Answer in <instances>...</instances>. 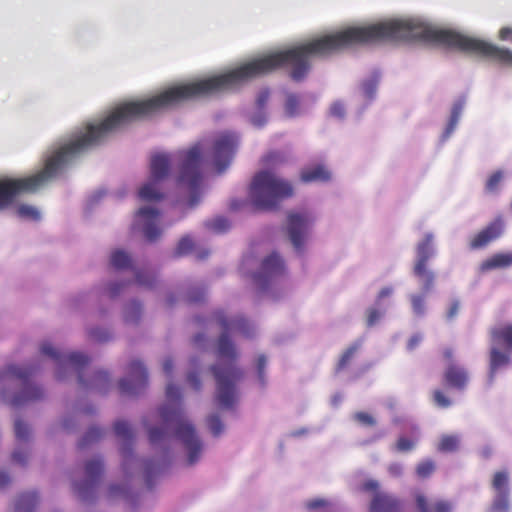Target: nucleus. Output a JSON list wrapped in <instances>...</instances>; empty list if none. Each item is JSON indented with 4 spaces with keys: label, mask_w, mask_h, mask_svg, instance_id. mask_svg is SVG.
I'll use <instances>...</instances> for the list:
<instances>
[{
    "label": "nucleus",
    "mask_w": 512,
    "mask_h": 512,
    "mask_svg": "<svg viewBox=\"0 0 512 512\" xmlns=\"http://www.w3.org/2000/svg\"><path fill=\"white\" fill-rule=\"evenodd\" d=\"M214 319L221 328V334L215 347L217 363L211 366V372L216 381V400L219 406L230 409L237 400L236 384L243 377V371L236 365L239 352L231 335L250 338L254 334V327L246 318H229L224 311H216Z\"/></svg>",
    "instance_id": "nucleus-1"
},
{
    "label": "nucleus",
    "mask_w": 512,
    "mask_h": 512,
    "mask_svg": "<svg viewBox=\"0 0 512 512\" xmlns=\"http://www.w3.org/2000/svg\"><path fill=\"white\" fill-rule=\"evenodd\" d=\"M159 417L161 426L148 430L149 442L157 445L165 441L169 437V430L173 429L174 437L187 451V464H195L200 458L203 444L194 425L185 418L180 388L172 383L166 387V402L159 408Z\"/></svg>",
    "instance_id": "nucleus-2"
},
{
    "label": "nucleus",
    "mask_w": 512,
    "mask_h": 512,
    "mask_svg": "<svg viewBox=\"0 0 512 512\" xmlns=\"http://www.w3.org/2000/svg\"><path fill=\"white\" fill-rule=\"evenodd\" d=\"M293 195V186L289 181L277 177L270 171H260L252 179L249 188V209L251 211H270L277 208L279 203ZM248 206L242 200L233 199L230 210L238 211Z\"/></svg>",
    "instance_id": "nucleus-3"
},
{
    "label": "nucleus",
    "mask_w": 512,
    "mask_h": 512,
    "mask_svg": "<svg viewBox=\"0 0 512 512\" xmlns=\"http://www.w3.org/2000/svg\"><path fill=\"white\" fill-rule=\"evenodd\" d=\"M40 351L43 355L53 359L58 366L57 378H62V370L72 368L78 374L79 384L85 388H93L101 393H106L109 386V375L106 371L98 370L93 374V379L87 382L83 377V369L89 364L90 358L80 352L63 354L56 350L50 343L44 342Z\"/></svg>",
    "instance_id": "nucleus-4"
},
{
    "label": "nucleus",
    "mask_w": 512,
    "mask_h": 512,
    "mask_svg": "<svg viewBox=\"0 0 512 512\" xmlns=\"http://www.w3.org/2000/svg\"><path fill=\"white\" fill-rule=\"evenodd\" d=\"M204 144L197 142L187 150H181L177 154L179 171L177 185L186 188L190 194L189 206L194 207L200 199V187L202 184V162Z\"/></svg>",
    "instance_id": "nucleus-5"
},
{
    "label": "nucleus",
    "mask_w": 512,
    "mask_h": 512,
    "mask_svg": "<svg viewBox=\"0 0 512 512\" xmlns=\"http://www.w3.org/2000/svg\"><path fill=\"white\" fill-rule=\"evenodd\" d=\"M33 374L34 368L32 366L10 365L0 370V384L17 386L21 389L19 393L12 397L10 401L12 406L17 407L43 398V389L31 382Z\"/></svg>",
    "instance_id": "nucleus-6"
},
{
    "label": "nucleus",
    "mask_w": 512,
    "mask_h": 512,
    "mask_svg": "<svg viewBox=\"0 0 512 512\" xmlns=\"http://www.w3.org/2000/svg\"><path fill=\"white\" fill-rule=\"evenodd\" d=\"M489 381H494L496 373L511 364L512 323H502L489 330Z\"/></svg>",
    "instance_id": "nucleus-7"
},
{
    "label": "nucleus",
    "mask_w": 512,
    "mask_h": 512,
    "mask_svg": "<svg viewBox=\"0 0 512 512\" xmlns=\"http://www.w3.org/2000/svg\"><path fill=\"white\" fill-rule=\"evenodd\" d=\"M172 160L169 154L156 153L150 159V175L139 189L138 196L145 202H157L164 198L163 183L168 179Z\"/></svg>",
    "instance_id": "nucleus-8"
},
{
    "label": "nucleus",
    "mask_w": 512,
    "mask_h": 512,
    "mask_svg": "<svg viewBox=\"0 0 512 512\" xmlns=\"http://www.w3.org/2000/svg\"><path fill=\"white\" fill-rule=\"evenodd\" d=\"M238 144L239 137L233 132L224 131L214 136L210 156L218 173H222L230 165Z\"/></svg>",
    "instance_id": "nucleus-9"
},
{
    "label": "nucleus",
    "mask_w": 512,
    "mask_h": 512,
    "mask_svg": "<svg viewBox=\"0 0 512 512\" xmlns=\"http://www.w3.org/2000/svg\"><path fill=\"white\" fill-rule=\"evenodd\" d=\"M360 490L372 494L370 512H399L402 508V503L398 498L380 491L379 482L376 480H366L361 484Z\"/></svg>",
    "instance_id": "nucleus-10"
},
{
    "label": "nucleus",
    "mask_w": 512,
    "mask_h": 512,
    "mask_svg": "<svg viewBox=\"0 0 512 512\" xmlns=\"http://www.w3.org/2000/svg\"><path fill=\"white\" fill-rule=\"evenodd\" d=\"M312 222L313 219L307 212L288 213L285 231L296 251L302 250Z\"/></svg>",
    "instance_id": "nucleus-11"
},
{
    "label": "nucleus",
    "mask_w": 512,
    "mask_h": 512,
    "mask_svg": "<svg viewBox=\"0 0 512 512\" xmlns=\"http://www.w3.org/2000/svg\"><path fill=\"white\" fill-rule=\"evenodd\" d=\"M104 471L103 460L93 458L85 463V479L73 484L74 492L83 500H89L95 492Z\"/></svg>",
    "instance_id": "nucleus-12"
},
{
    "label": "nucleus",
    "mask_w": 512,
    "mask_h": 512,
    "mask_svg": "<svg viewBox=\"0 0 512 512\" xmlns=\"http://www.w3.org/2000/svg\"><path fill=\"white\" fill-rule=\"evenodd\" d=\"M148 384V373L140 361H132L128 366V375L119 382L121 395L133 396L142 392Z\"/></svg>",
    "instance_id": "nucleus-13"
},
{
    "label": "nucleus",
    "mask_w": 512,
    "mask_h": 512,
    "mask_svg": "<svg viewBox=\"0 0 512 512\" xmlns=\"http://www.w3.org/2000/svg\"><path fill=\"white\" fill-rule=\"evenodd\" d=\"M159 218V210L149 207L140 208L135 214L133 229L141 230L147 241L154 242L162 233L158 226Z\"/></svg>",
    "instance_id": "nucleus-14"
},
{
    "label": "nucleus",
    "mask_w": 512,
    "mask_h": 512,
    "mask_svg": "<svg viewBox=\"0 0 512 512\" xmlns=\"http://www.w3.org/2000/svg\"><path fill=\"white\" fill-rule=\"evenodd\" d=\"M284 272V261L279 254L274 252L262 261L260 271L254 274L253 279L257 286L264 290L273 278L282 275Z\"/></svg>",
    "instance_id": "nucleus-15"
},
{
    "label": "nucleus",
    "mask_w": 512,
    "mask_h": 512,
    "mask_svg": "<svg viewBox=\"0 0 512 512\" xmlns=\"http://www.w3.org/2000/svg\"><path fill=\"white\" fill-rule=\"evenodd\" d=\"M114 432L115 435L123 441L121 448V456L123 459L122 467L127 473L130 464L135 460L132 451L134 434L129 423L124 420H119L114 423Z\"/></svg>",
    "instance_id": "nucleus-16"
},
{
    "label": "nucleus",
    "mask_w": 512,
    "mask_h": 512,
    "mask_svg": "<svg viewBox=\"0 0 512 512\" xmlns=\"http://www.w3.org/2000/svg\"><path fill=\"white\" fill-rule=\"evenodd\" d=\"M504 226L502 216H497L471 239L469 244L470 248L480 249L487 246L490 242L496 240L503 234Z\"/></svg>",
    "instance_id": "nucleus-17"
},
{
    "label": "nucleus",
    "mask_w": 512,
    "mask_h": 512,
    "mask_svg": "<svg viewBox=\"0 0 512 512\" xmlns=\"http://www.w3.org/2000/svg\"><path fill=\"white\" fill-rule=\"evenodd\" d=\"M443 382L448 388L463 391L469 383L468 370L456 363H450L444 373Z\"/></svg>",
    "instance_id": "nucleus-18"
},
{
    "label": "nucleus",
    "mask_w": 512,
    "mask_h": 512,
    "mask_svg": "<svg viewBox=\"0 0 512 512\" xmlns=\"http://www.w3.org/2000/svg\"><path fill=\"white\" fill-rule=\"evenodd\" d=\"M416 509L418 512H452V504L442 499H429L420 491L414 493Z\"/></svg>",
    "instance_id": "nucleus-19"
},
{
    "label": "nucleus",
    "mask_w": 512,
    "mask_h": 512,
    "mask_svg": "<svg viewBox=\"0 0 512 512\" xmlns=\"http://www.w3.org/2000/svg\"><path fill=\"white\" fill-rule=\"evenodd\" d=\"M433 236L428 233L424 239L417 245L416 254L417 259L413 268V272H421L423 268L427 267V262L433 256L432 247Z\"/></svg>",
    "instance_id": "nucleus-20"
},
{
    "label": "nucleus",
    "mask_w": 512,
    "mask_h": 512,
    "mask_svg": "<svg viewBox=\"0 0 512 512\" xmlns=\"http://www.w3.org/2000/svg\"><path fill=\"white\" fill-rule=\"evenodd\" d=\"M512 266V252L495 253L488 259L484 260L480 265L482 272L494 269H503Z\"/></svg>",
    "instance_id": "nucleus-21"
},
{
    "label": "nucleus",
    "mask_w": 512,
    "mask_h": 512,
    "mask_svg": "<svg viewBox=\"0 0 512 512\" xmlns=\"http://www.w3.org/2000/svg\"><path fill=\"white\" fill-rule=\"evenodd\" d=\"M331 178V173L323 165H315L305 168L301 171L300 179L304 183L327 182Z\"/></svg>",
    "instance_id": "nucleus-22"
},
{
    "label": "nucleus",
    "mask_w": 512,
    "mask_h": 512,
    "mask_svg": "<svg viewBox=\"0 0 512 512\" xmlns=\"http://www.w3.org/2000/svg\"><path fill=\"white\" fill-rule=\"evenodd\" d=\"M39 503V497L35 492L20 494L14 504V512H33Z\"/></svg>",
    "instance_id": "nucleus-23"
},
{
    "label": "nucleus",
    "mask_w": 512,
    "mask_h": 512,
    "mask_svg": "<svg viewBox=\"0 0 512 512\" xmlns=\"http://www.w3.org/2000/svg\"><path fill=\"white\" fill-rule=\"evenodd\" d=\"M362 343L363 341L361 339H358L355 342H353L347 349L344 350L335 367V371L337 373L343 371L350 365L356 353L361 349Z\"/></svg>",
    "instance_id": "nucleus-24"
},
{
    "label": "nucleus",
    "mask_w": 512,
    "mask_h": 512,
    "mask_svg": "<svg viewBox=\"0 0 512 512\" xmlns=\"http://www.w3.org/2000/svg\"><path fill=\"white\" fill-rule=\"evenodd\" d=\"M504 179V173L501 170L493 172L485 182L484 191L486 194H496Z\"/></svg>",
    "instance_id": "nucleus-25"
},
{
    "label": "nucleus",
    "mask_w": 512,
    "mask_h": 512,
    "mask_svg": "<svg viewBox=\"0 0 512 512\" xmlns=\"http://www.w3.org/2000/svg\"><path fill=\"white\" fill-rule=\"evenodd\" d=\"M110 264L117 270L126 269L131 266V258L126 252L116 250L111 254Z\"/></svg>",
    "instance_id": "nucleus-26"
},
{
    "label": "nucleus",
    "mask_w": 512,
    "mask_h": 512,
    "mask_svg": "<svg viewBox=\"0 0 512 512\" xmlns=\"http://www.w3.org/2000/svg\"><path fill=\"white\" fill-rule=\"evenodd\" d=\"M414 275L419 279L421 283V289L424 294L429 293L433 286L435 275L432 271L428 270L427 267L423 268L421 272H413Z\"/></svg>",
    "instance_id": "nucleus-27"
},
{
    "label": "nucleus",
    "mask_w": 512,
    "mask_h": 512,
    "mask_svg": "<svg viewBox=\"0 0 512 512\" xmlns=\"http://www.w3.org/2000/svg\"><path fill=\"white\" fill-rule=\"evenodd\" d=\"M509 476L506 471H497L492 479V488L495 492H509Z\"/></svg>",
    "instance_id": "nucleus-28"
},
{
    "label": "nucleus",
    "mask_w": 512,
    "mask_h": 512,
    "mask_svg": "<svg viewBox=\"0 0 512 512\" xmlns=\"http://www.w3.org/2000/svg\"><path fill=\"white\" fill-rule=\"evenodd\" d=\"M103 437V431L99 427H91L84 434L78 443L80 449L85 448L89 444L99 441Z\"/></svg>",
    "instance_id": "nucleus-29"
},
{
    "label": "nucleus",
    "mask_w": 512,
    "mask_h": 512,
    "mask_svg": "<svg viewBox=\"0 0 512 512\" xmlns=\"http://www.w3.org/2000/svg\"><path fill=\"white\" fill-rule=\"evenodd\" d=\"M491 510L493 512H507L509 509V492H495Z\"/></svg>",
    "instance_id": "nucleus-30"
},
{
    "label": "nucleus",
    "mask_w": 512,
    "mask_h": 512,
    "mask_svg": "<svg viewBox=\"0 0 512 512\" xmlns=\"http://www.w3.org/2000/svg\"><path fill=\"white\" fill-rule=\"evenodd\" d=\"M205 226L207 229L215 233H223L230 228V222L228 221L227 218L219 216L214 219L206 221Z\"/></svg>",
    "instance_id": "nucleus-31"
},
{
    "label": "nucleus",
    "mask_w": 512,
    "mask_h": 512,
    "mask_svg": "<svg viewBox=\"0 0 512 512\" xmlns=\"http://www.w3.org/2000/svg\"><path fill=\"white\" fill-rule=\"evenodd\" d=\"M459 447V439L454 435H444L439 441L438 450L441 452H454Z\"/></svg>",
    "instance_id": "nucleus-32"
},
{
    "label": "nucleus",
    "mask_w": 512,
    "mask_h": 512,
    "mask_svg": "<svg viewBox=\"0 0 512 512\" xmlns=\"http://www.w3.org/2000/svg\"><path fill=\"white\" fill-rule=\"evenodd\" d=\"M435 463L431 459L421 461L416 467V474L421 479L430 477L435 471Z\"/></svg>",
    "instance_id": "nucleus-33"
},
{
    "label": "nucleus",
    "mask_w": 512,
    "mask_h": 512,
    "mask_svg": "<svg viewBox=\"0 0 512 512\" xmlns=\"http://www.w3.org/2000/svg\"><path fill=\"white\" fill-rule=\"evenodd\" d=\"M14 431L15 436L18 441H27L30 437L31 431L29 426L22 421L21 419H17L14 423Z\"/></svg>",
    "instance_id": "nucleus-34"
},
{
    "label": "nucleus",
    "mask_w": 512,
    "mask_h": 512,
    "mask_svg": "<svg viewBox=\"0 0 512 512\" xmlns=\"http://www.w3.org/2000/svg\"><path fill=\"white\" fill-rule=\"evenodd\" d=\"M194 248V242L189 236L182 237L175 249V256H183L190 253Z\"/></svg>",
    "instance_id": "nucleus-35"
},
{
    "label": "nucleus",
    "mask_w": 512,
    "mask_h": 512,
    "mask_svg": "<svg viewBox=\"0 0 512 512\" xmlns=\"http://www.w3.org/2000/svg\"><path fill=\"white\" fill-rule=\"evenodd\" d=\"M462 111V104L457 103L453 106L450 119L445 131V135L448 137L455 129Z\"/></svg>",
    "instance_id": "nucleus-36"
},
{
    "label": "nucleus",
    "mask_w": 512,
    "mask_h": 512,
    "mask_svg": "<svg viewBox=\"0 0 512 512\" xmlns=\"http://www.w3.org/2000/svg\"><path fill=\"white\" fill-rule=\"evenodd\" d=\"M142 312V306L139 302L133 301L127 307L125 311V320L127 322H136Z\"/></svg>",
    "instance_id": "nucleus-37"
},
{
    "label": "nucleus",
    "mask_w": 512,
    "mask_h": 512,
    "mask_svg": "<svg viewBox=\"0 0 512 512\" xmlns=\"http://www.w3.org/2000/svg\"><path fill=\"white\" fill-rule=\"evenodd\" d=\"M300 106V99L295 94H290L287 96L285 102V111L289 116H295L298 113Z\"/></svg>",
    "instance_id": "nucleus-38"
},
{
    "label": "nucleus",
    "mask_w": 512,
    "mask_h": 512,
    "mask_svg": "<svg viewBox=\"0 0 512 512\" xmlns=\"http://www.w3.org/2000/svg\"><path fill=\"white\" fill-rule=\"evenodd\" d=\"M17 214L22 218H28L32 220H39L40 218V213L38 210L35 207L29 205H20L17 208Z\"/></svg>",
    "instance_id": "nucleus-39"
},
{
    "label": "nucleus",
    "mask_w": 512,
    "mask_h": 512,
    "mask_svg": "<svg viewBox=\"0 0 512 512\" xmlns=\"http://www.w3.org/2000/svg\"><path fill=\"white\" fill-rule=\"evenodd\" d=\"M207 423L214 436H219L224 430V425L218 415H211L208 417Z\"/></svg>",
    "instance_id": "nucleus-40"
},
{
    "label": "nucleus",
    "mask_w": 512,
    "mask_h": 512,
    "mask_svg": "<svg viewBox=\"0 0 512 512\" xmlns=\"http://www.w3.org/2000/svg\"><path fill=\"white\" fill-rule=\"evenodd\" d=\"M411 304L413 312L418 315L422 316L425 312V299L423 295H412L411 296Z\"/></svg>",
    "instance_id": "nucleus-41"
},
{
    "label": "nucleus",
    "mask_w": 512,
    "mask_h": 512,
    "mask_svg": "<svg viewBox=\"0 0 512 512\" xmlns=\"http://www.w3.org/2000/svg\"><path fill=\"white\" fill-rule=\"evenodd\" d=\"M433 401L440 408H448L451 405V400L440 389L434 390Z\"/></svg>",
    "instance_id": "nucleus-42"
},
{
    "label": "nucleus",
    "mask_w": 512,
    "mask_h": 512,
    "mask_svg": "<svg viewBox=\"0 0 512 512\" xmlns=\"http://www.w3.org/2000/svg\"><path fill=\"white\" fill-rule=\"evenodd\" d=\"M414 447L415 441L406 437H400L395 444V448L399 452H408L411 451Z\"/></svg>",
    "instance_id": "nucleus-43"
},
{
    "label": "nucleus",
    "mask_w": 512,
    "mask_h": 512,
    "mask_svg": "<svg viewBox=\"0 0 512 512\" xmlns=\"http://www.w3.org/2000/svg\"><path fill=\"white\" fill-rule=\"evenodd\" d=\"M136 280L139 285L150 288L155 282V277L146 272H137Z\"/></svg>",
    "instance_id": "nucleus-44"
},
{
    "label": "nucleus",
    "mask_w": 512,
    "mask_h": 512,
    "mask_svg": "<svg viewBox=\"0 0 512 512\" xmlns=\"http://www.w3.org/2000/svg\"><path fill=\"white\" fill-rule=\"evenodd\" d=\"M354 419L356 421H358L360 424L365 425V426H373L376 423L373 416L366 412H357L354 415Z\"/></svg>",
    "instance_id": "nucleus-45"
},
{
    "label": "nucleus",
    "mask_w": 512,
    "mask_h": 512,
    "mask_svg": "<svg viewBox=\"0 0 512 512\" xmlns=\"http://www.w3.org/2000/svg\"><path fill=\"white\" fill-rule=\"evenodd\" d=\"M381 312L378 309L375 308H369L367 310V319L366 323L368 327L374 326L380 319Z\"/></svg>",
    "instance_id": "nucleus-46"
},
{
    "label": "nucleus",
    "mask_w": 512,
    "mask_h": 512,
    "mask_svg": "<svg viewBox=\"0 0 512 512\" xmlns=\"http://www.w3.org/2000/svg\"><path fill=\"white\" fill-rule=\"evenodd\" d=\"M204 289H195L188 293L187 299L190 303L200 302L204 299Z\"/></svg>",
    "instance_id": "nucleus-47"
},
{
    "label": "nucleus",
    "mask_w": 512,
    "mask_h": 512,
    "mask_svg": "<svg viewBox=\"0 0 512 512\" xmlns=\"http://www.w3.org/2000/svg\"><path fill=\"white\" fill-rule=\"evenodd\" d=\"M187 382L195 391H199L201 389V380L196 372H191L188 374Z\"/></svg>",
    "instance_id": "nucleus-48"
},
{
    "label": "nucleus",
    "mask_w": 512,
    "mask_h": 512,
    "mask_svg": "<svg viewBox=\"0 0 512 512\" xmlns=\"http://www.w3.org/2000/svg\"><path fill=\"white\" fill-rule=\"evenodd\" d=\"M266 357L265 355H259L257 358V371H258V377L262 384H264V369L266 367Z\"/></svg>",
    "instance_id": "nucleus-49"
},
{
    "label": "nucleus",
    "mask_w": 512,
    "mask_h": 512,
    "mask_svg": "<svg viewBox=\"0 0 512 512\" xmlns=\"http://www.w3.org/2000/svg\"><path fill=\"white\" fill-rule=\"evenodd\" d=\"M422 339H423V337L419 333L412 335L407 342V349L409 351H413L414 349H416L419 346Z\"/></svg>",
    "instance_id": "nucleus-50"
},
{
    "label": "nucleus",
    "mask_w": 512,
    "mask_h": 512,
    "mask_svg": "<svg viewBox=\"0 0 512 512\" xmlns=\"http://www.w3.org/2000/svg\"><path fill=\"white\" fill-rule=\"evenodd\" d=\"M280 161H283V156L280 152H277V151L270 152L263 158V162L267 165L270 163H275V162H280Z\"/></svg>",
    "instance_id": "nucleus-51"
},
{
    "label": "nucleus",
    "mask_w": 512,
    "mask_h": 512,
    "mask_svg": "<svg viewBox=\"0 0 512 512\" xmlns=\"http://www.w3.org/2000/svg\"><path fill=\"white\" fill-rule=\"evenodd\" d=\"M90 337L97 341H106L109 339V335L106 331L101 329H92L89 333Z\"/></svg>",
    "instance_id": "nucleus-52"
},
{
    "label": "nucleus",
    "mask_w": 512,
    "mask_h": 512,
    "mask_svg": "<svg viewBox=\"0 0 512 512\" xmlns=\"http://www.w3.org/2000/svg\"><path fill=\"white\" fill-rule=\"evenodd\" d=\"M460 302L458 300H454L446 313V317L448 320H452L459 312Z\"/></svg>",
    "instance_id": "nucleus-53"
},
{
    "label": "nucleus",
    "mask_w": 512,
    "mask_h": 512,
    "mask_svg": "<svg viewBox=\"0 0 512 512\" xmlns=\"http://www.w3.org/2000/svg\"><path fill=\"white\" fill-rule=\"evenodd\" d=\"M12 459L18 464H25L27 462L28 455L24 451L15 450L12 454Z\"/></svg>",
    "instance_id": "nucleus-54"
},
{
    "label": "nucleus",
    "mask_w": 512,
    "mask_h": 512,
    "mask_svg": "<svg viewBox=\"0 0 512 512\" xmlns=\"http://www.w3.org/2000/svg\"><path fill=\"white\" fill-rule=\"evenodd\" d=\"M330 112L333 116L342 118L345 114V109L343 104L336 102L331 106Z\"/></svg>",
    "instance_id": "nucleus-55"
},
{
    "label": "nucleus",
    "mask_w": 512,
    "mask_h": 512,
    "mask_svg": "<svg viewBox=\"0 0 512 512\" xmlns=\"http://www.w3.org/2000/svg\"><path fill=\"white\" fill-rule=\"evenodd\" d=\"M125 286V283H113L108 288V293L110 297H115L119 294L122 288Z\"/></svg>",
    "instance_id": "nucleus-56"
},
{
    "label": "nucleus",
    "mask_w": 512,
    "mask_h": 512,
    "mask_svg": "<svg viewBox=\"0 0 512 512\" xmlns=\"http://www.w3.org/2000/svg\"><path fill=\"white\" fill-rule=\"evenodd\" d=\"M500 40H510L512 42V27H503L499 31Z\"/></svg>",
    "instance_id": "nucleus-57"
},
{
    "label": "nucleus",
    "mask_w": 512,
    "mask_h": 512,
    "mask_svg": "<svg viewBox=\"0 0 512 512\" xmlns=\"http://www.w3.org/2000/svg\"><path fill=\"white\" fill-rule=\"evenodd\" d=\"M325 505H326V502L323 499L311 500V501L307 502V504H306L307 508L310 510H314V509L323 507Z\"/></svg>",
    "instance_id": "nucleus-58"
},
{
    "label": "nucleus",
    "mask_w": 512,
    "mask_h": 512,
    "mask_svg": "<svg viewBox=\"0 0 512 512\" xmlns=\"http://www.w3.org/2000/svg\"><path fill=\"white\" fill-rule=\"evenodd\" d=\"M163 370L168 376H170L172 374L173 360L171 358L165 359V361L163 363Z\"/></svg>",
    "instance_id": "nucleus-59"
},
{
    "label": "nucleus",
    "mask_w": 512,
    "mask_h": 512,
    "mask_svg": "<svg viewBox=\"0 0 512 512\" xmlns=\"http://www.w3.org/2000/svg\"><path fill=\"white\" fill-rule=\"evenodd\" d=\"M9 483H10L9 475L4 471H0V488H4Z\"/></svg>",
    "instance_id": "nucleus-60"
},
{
    "label": "nucleus",
    "mask_w": 512,
    "mask_h": 512,
    "mask_svg": "<svg viewBox=\"0 0 512 512\" xmlns=\"http://www.w3.org/2000/svg\"><path fill=\"white\" fill-rule=\"evenodd\" d=\"M392 292H393V289L391 287L382 288L378 294V300H381L385 297L390 296L392 294Z\"/></svg>",
    "instance_id": "nucleus-61"
},
{
    "label": "nucleus",
    "mask_w": 512,
    "mask_h": 512,
    "mask_svg": "<svg viewBox=\"0 0 512 512\" xmlns=\"http://www.w3.org/2000/svg\"><path fill=\"white\" fill-rule=\"evenodd\" d=\"M268 96H269L268 91H263V92L259 95V97H258V103H259V105H261V106H262V105H264V104H265V102H266V101H267V99H268Z\"/></svg>",
    "instance_id": "nucleus-62"
},
{
    "label": "nucleus",
    "mask_w": 512,
    "mask_h": 512,
    "mask_svg": "<svg viewBox=\"0 0 512 512\" xmlns=\"http://www.w3.org/2000/svg\"><path fill=\"white\" fill-rule=\"evenodd\" d=\"M443 356L447 361H451L453 358V350L451 348H445L443 351Z\"/></svg>",
    "instance_id": "nucleus-63"
},
{
    "label": "nucleus",
    "mask_w": 512,
    "mask_h": 512,
    "mask_svg": "<svg viewBox=\"0 0 512 512\" xmlns=\"http://www.w3.org/2000/svg\"><path fill=\"white\" fill-rule=\"evenodd\" d=\"M481 454L484 458H489L492 454V449L490 447H485L482 449Z\"/></svg>",
    "instance_id": "nucleus-64"
}]
</instances>
